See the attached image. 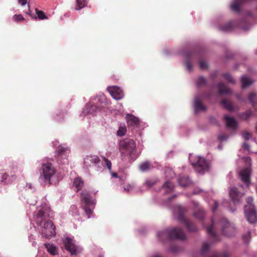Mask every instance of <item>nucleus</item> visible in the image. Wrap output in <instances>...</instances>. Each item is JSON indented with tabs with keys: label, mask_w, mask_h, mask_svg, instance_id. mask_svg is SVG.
<instances>
[{
	"label": "nucleus",
	"mask_w": 257,
	"mask_h": 257,
	"mask_svg": "<svg viewBox=\"0 0 257 257\" xmlns=\"http://www.w3.org/2000/svg\"><path fill=\"white\" fill-rule=\"evenodd\" d=\"M230 198L234 204L240 203L243 194L239 192L236 187L231 188L229 192Z\"/></svg>",
	"instance_id": "nucleus-12"
},
{
	"label": "nucleus",
	"mask_w": 257,
	"mask_h": 257,
	"mask_svg": "<svg viewBox=\"0 0 257 257\" xmlns=\"http://www.w3.org/2000/svg\"><path fill=\"white\" fill-rule=\"evenodd\" d=\"M57 152L59 156H62L69 153L70 151L69 149L66 148H63L61 146L58 147Z\"/></svg>",
	"instance_id": "nucleus-29"
},
{
	"label": "nucleus",
	"mask_w": 257,
	"mask_h": 257,
	"mask_svg": "<svg viewBox=\"0 0 257 257\" xmlns=\"http://www.w3.org/2000/svg\"><path fill=\"white\" fill-rule=\"evenodd\" d=\"M218 207V203L216 201H214V206L212 208L213 212H215Z\"/></svg>",
	"instance_id": "nucleus-47"
},
{
	"label": "nucleus",
	"mask_w": 257,
	"mask_h": 257,
	"mask_svg": "<svg viewBox=\"0 0 257 257\" xmlns=\"http://www.w3.org/2000/svg\"><path fill=\"white\" fill-rule=\"evenodd\" d=\"M193 193H194V194H197V193H198V192H196V191H195V190L194 189Z\"/></svg>",
	"instance_id": "nucleus-56"
},
{
	"label": "nucleus",
	"mask_w": 257,
	"mask_h": 257,
	"mask_svg": "<svg viewBox=\"0 0 257 257\" xmlns=\"http://www.w3.org/2000/svg\"><path fill=\"white\" fill-rule=\"evenodd\" d=\"M251 170L250 167L244 168L241 169L239 173V176L241 181L248 188L249 187L251 184Z\"/></svg>",
	"instance_id": "nucleus-10"
},
{
	"label": "nucleus",
	"mask_w": 257,
	"mask_h": 257,
	"mask_svg": "<svg viewBox=\"0 0 257 257\" xmlns=\"http://www.w3.org/2000/svg\"><path fill=\"white\" fill-rule=\"evenodd\" d=\"M174 185L170 181H166L162 186L163 188L166 189V192H170L173 190Z\"/></svg>",
	"instance_id": "nucleus-30"
},
{
	"label": "nucleus",
	"mask_w": 257,
	"mask_h": 257,
	"mask_svg": "<svg viewBox=\"0 0 257 257\" xmlns=\"http://www.w3.org/2000/svg\"><path fill=\"white\" fill-rule=\"evenodd\" d=\"M83 184V180L79 177L75 178L73 182V185L76 188L77 191L81 189Z\"/></svg>",
	"instance_id": "nucleus-20"
},
{
	"label": "nucleus",
	"mask_w": 257,
	"mask_h": 257,
	"mask_svg": "<svg viewBox=\"0 0 257 257\" xmlns=\"http://www.w3.org/2000/svg\"><path fill=\"white\" fill-rule=\"evenodd\" d=\"M241 83L243 88H246L252 83V81L248 77L243 76L241 79Z\"/></svg>",
	"instance_id": "nucleus-26"
},
{
	"label": "nucleus",
	"mask_w": 257,
	"mask_h": 257,
	"mask_svg": "<svg viewBox=\"0 0 257 257\" xmlns=\"http://www.w3.org/2000/svg\"><path fill=\"white\" fill-rule=\"evenodd\" d=\"M218 87V92L220 94H230L231 92V89L223 82L219 83Z\"/></svg>",
	"instance_id": "nucleus-18"
},
{
	"label": "nucleus",
	"mask_w": 257,
	"mask_h": 257,
	"mask_svg": "<svg viewBox=\"0 0 257 257\" xmlns=\"http://www.w3.org/2000/svg\"><path fill=\"white\" fill-rule=\"evenodd\" d=\"M245 216L247 221L252 224L257 222V209L255 206L250 204L248 207H245Z\"/></svg>",
	"instance_id": "nucleus-7"
},
{
	"label": "nucleus",
	"mask_w": 257,
	"mask_h": 257,
	"mask_svg": "<svg viewBox=\"0 0 257 257\" xmlns=\"http://www.w3.org/2000/svg\"><path fill=\"white\" fill-rule=\"evenodd\" d=\"M211 257H220V254L217 252H214Z\"/></svg>",
	"instance_id": "nucleus-51"
},
{
	"label": "nucleus",
	"mask_w": 257,
	"mask_h": 257,
	"mask_svg": "<svg viewBox=\"0 0 257 257\" xmlns=\"http://www.w3.org/2000/svg\"><path fill=\"white\" fill-rule=\"evenodd\" d=\"M164 235H167L170 239L184 240L186 239V235L182 230L179 227H175L167 229L165 231L159 232L158 236L162 239Z\"/></svg>",
	"instance_id": "nucleus-5"
},
{
	"label": "nucleus",
	"mask_w": 257,
	"mask_h": 257,
	"mask_svg": "<svg viewBox=\"0 0 257 257\" xmlns=\"http://www.w3.org/2000/svg\"><path fill=\"white\" fill-rule=\"evenodd\" d=\"M250 136V134L248 132H245L243 134V137L245 140H247L249 139Z\"/></svg>",
	"instance_id": "nucleus-45"
},
{
	"label": "nucleus",
	"mask_w": 257,
	"mask_h": 257,
	"mask_svg": "<svg viewBox=\"0 0 257 257\" xmlns=\"http://www.w3.org/2000/svg\"><path fill=\"white\" fill-rule=\"evenodd\" d=\"M246 114L247 115L246 117H248L250 115V112L249 111H248L246 113Z\"/></svg>",
	"instance_id": "nucleus-54"
},
{
	"label": "nucleus",
	"mask_w": 257,
	"mask_h": 257,
	"mask_svg": "<svg viewBox=\"0 0 257 257\" xmlns=\"http://www.w3.org/2000/svg\"><path fill=\"white\" fill-rule=\"evenodd\" d=\"M151 168V164L148 161L142 163L139 166V169L142 172L149 171Z\"/></svg>",
	"instance_id": "nucleus-27"
},
{
	"label": "nucleus",
	"mask_w": 257,
	"mask_h": 257,
	"mask_svg": "<svg viewBox=\"0 0 257 257\" xmlns=\"http://www.w3.org/2000/svg\"><path fill=\"white\" fill-rule=\"evenodd\" d=\"M81 199L82 201L86 205H92L94 204L90 193L86 190H83L81 192Z\"/></svg>",
	"instance_id": "nucleus-16"
},
{
	"label": "nucleus",
	"mask_w": 257,
	"mask_h": 257,
	"mask_svg": "<svg viewBox=\"0 0 257 257\" xmlns=\"http://www.w3.org/2000/svg\"><path fill=\"white\" fill-rule=\"evenodd\" d=\"M86 109L87 110V112L89 113H93L100 110V108L94 104L86 105Z\"/></svg>",
	"instance_id": "nucleus-24"
},
{
	"label": "nucleus",
	"mask_w": 257,
	"mask_h": 257,
	"mask_svg": "<svg viewBox=\"0 0 257 257\" xmlns=\"http://www.w3.org/2000/svg\"><path fill=\"white\" fill-rule=\"evenodd\" d=\"M224 119L226 121L227 127L233 128L236 127V123L235 120L233 118L225 115L224 116Z\"/></svg>",
	"instance_id": "nucleus-21"
},
{
	"label": "nucleus",
	"mask_w": 257,
	"mask_h": 257,
	"mask_svg": "<svg viewBox=\"0 0 257 257\" xmlns=\"http://www.w3.org/2000/svg\"><path fill=\"white\" fill-rule=\"evenodd\" d=\"M63 242L66 249L69 251L71 255L76 254V246L74 243L73 239L69 237H66L63 239Z\"/></svg>",
	"instance_id": "nucleus-11"
},
{
	"label": "nucleus",
	"mask_w": 257,
	"mask_h": 257,
	"mask_svg": "<svg viewBox=\"0 0 257 257\" xmlns=\"http://www.w3.org/2000/svg\"><path fill=\"white\" fill-rule=\"evenodd\" d=\"M46 247L48 251L52 255H56L57 254V249L56 246L51 244H45Z\"/></svg>",
	"instance_id": "nucleus-28"
},
{
	"label": "nucleus",
	"mask_w": 257,
	"mask_h": 257,
	"mask_svg": "<svg viewBox=\"0 0 257 257\" xmlns=\"http://www.w3.org/2000/svg\"><path fill=\"white\" fill-rule=\"evenodd\" d=\"M18 3L21 6H24L27 3V0H18Z\"/></svg>",
	"instance_id": "nucleus-48"
},
{
	"label": "nucleus",
	"mask_w": 257,
	"mask_h": 257,
	"mask_svg": "<svg viewBox=\"0 0 257 257\" xmlns=\"http://www.w3.org/2000/svg\"><path fill=\"white\" fill-rule=\"evenodd\" d=\"M13 19L16 22H19L24 20L25 18L22 15H15L13 17Z\"/></svg>",
	"instance_id": "nucleus-44"
},
{
	"label": "nucleus",
	"mask_w": 257,
	"mask_h": 257,
	"mask_svg": "<svg viewBox=\"0 0 257 257\" xmlns=\"http://www.w3.org/2000/svg\"><path fill=\"white\" fill-rule=\"evenodd\" d=\"M248 99L253 106L256 104L257 94L255 93H250L248 95Z\"/></svg>",
	"instance_id": "nucleus-32"
},
{
	"label": "nucleus",
	"mask_w": 257,
	"mask_h": 257,
	"mask_svg": "<svg viewBox=\"0 0 257 257\" xmlns=\"http://www.w3.org/2000/svg\"><path fill=\"white\" fill-rule=\"evenodd\" d=\"M211 246V244L208 242H204L202 245L201 249V254L202 255L205 254L209 250Z\"/></svg>",
	"instance_id": "nucleus-33"
},
{
	"label": "nucleus",
	"mask_w": 257,
	"mask_h": 257,
	"mask_svg": "<svg viewBox=\"0 0 257 257\" xmlns=\"http://www.w3.org/2000/svg\"><path fill=\"white\" fill-rule=\"evenodd\" d=\"M193 230H194V231H195V227L194 226Z\"/></svg>",
	"instance_id": "nucleus-59"
},
{
	"label": "nucleus",
	"mask_w": 257,
	"mask_h": 257,
	"mask_svg": "<svg viewBox=\"0 0 257 257\" xmlns=\"http://www.w3.org/2000/svg\"><path fill=\"white\" fill-rule=\"evenodd\" d=\"M222 228V233L226 236H231L234 234L235 229L231 226L227 220L222 218L218 222H216L214 218L211 220V224L206 227L208 234L212 238L214 241H219V236L215 233V230L218 227Z\"/></svg>",
	"instance_id": "nucleus-2"
},
{
	"label": "nucleus",
	"mask_w": 257,
	"mask_h": 257,
	"mask_svg": "<svg viewBox=\"0 0 257 257\" xmlns=\"http://www.w3.org/2000/svg\"><path fill=\"white\" fill-rule=\"evenodd\" d=\"M91 205H87L85 204V205L83 207V209L85 210V213L88 215V218L90 217V214L92 213V209L90 208V206Z\"/></svg>",
	"instance_id": "nucleus-39"
},
{
	"label": "nucleus",
	"mask_w": 257,
	"mask_h": 257,
	"mask_svg": "<svg viewBox=\"0 0 257 257\" xmlns=\"http://www.w3.org/2000/svg\"><path fill=\"white\" fill-rule=\"evenodd\" d=\"M126 132V127H119L117 131V134L119 136H123L125 135Z\"/></svg>",
	"instance_id": "nucleus-40"
},
{
	"label": "nucleus",
	"mask_w": 257,
	"mask_h": 257,
	"mask_svg": "<svg viewBox=\"0 0 257 257\" xmlns=\"http://www.w3.org/2000/svg\"><path fill=\"white\" fill-rule=\"evenodd\" d=\"M229 254L227 252H224L223 253L222 257H229Z\"/></svg>",
	"instance_id": "nucleus-52"
},
{
	"label": "nucleus",
	"mask_w": 257,
	"mask_h": 257,
	"mask_svg": "<svg viewBox=\"0 0 257 257\" xmlns=\"http://www.w3.org/2000/svg\"><path fill=\"white\" fill-rule=\"evenodd\" d=\"M210 167V162L204 158L198 157L196 163H194V169L200 174H204L208 171Z\"/></svg>",
	"instance_id": "nucleus-6"
},
{
	"label": "nucleus",
	"mask_w": 257,
	"mask_h": 257,
	"mask_svg": "<svg viewBox=\"0 0 257 257\" xmlns=\"http://www.w3.org/2000/svg\"><path fill=\"white\" fill-rule=\"evenodd\" d=\"M206 81L203 77H200L197 82V85L199 86H203L206 84Z\"/></svg>",
	"instance_id": "nucleus-41"
},
{
	"label": "nucleus",
	"mask_w": 257,
	"mask_h": 257,
	"mask_svg": "<svg viewBox=\"0 0 257 257\" xmlns=\"http://www.w3.org/2000/svg\"><path fill=\"white\" fill-rule=\"evenodd\" d=\"M87 5V0H76V5L75 9L76 10H80L85 7Z\"/></svg>",
	"instance_id": "nucleus-31"
},
{
	"label": "nucleus",
	"mask_w": 257,
	"mask_h": 257,
	"mask_svg": "<svg viewBox=\"0 0 257 257\" xmlns=\"http://www.w3.org/2000/svg\"><path fill=\"white\" fill-rule=\"evenodd\" d=\"M221 104L226 109L232 111L234 109V106L231 101L227 99H224L221 101Z\"/></svg>",
	"instance_id": "nucleus-23"
},
{
	"label": "nucleus",
	"mask_w": 257,
	"mask_h": 257,
	"mask_svg": "<svg viewBox=\"0 0 257 257\" xmlns=\"http://www.w3.org/2000/svg\"><path fill=\"white\" fill-rule=\"evenodd\" d=\"M234 26L231 22H229L226 24L220 26L219 29L223 32H230L233 30Z\"/></svg>",
	"instance_id": "nucleus-25"
},
{
	"label": "nucleus",
	"mask_w": 257,
	"mask_h": 257,
	"mask_svg": "<svg viewBox=\"0 0 257 257\" xmlns=\"http://www.w3.org/2000/svg\"><path fill=\"white\" fill-rule=\"evenodd\" d=\"M126 119L128 126H137L139 124V119L132 114H127Z\"/></svg>",
	"instance_id": "nucleus-17"
},
{
	"label": "nucleus",
	"mask_w": 257,
	"mask_h": 257,
	"mask_svg": "<svg viewBox=\"0 0 257 257\" xmlns=\"http://www.w3.org/2000/svg\"><path fill=\"white\" fill-rule=\"evenodd\" d=\"M102 158L104 161V165L105 166L109 171H110L111 170V163L110 161L104 157H102Z\"/></svg>",
	"instance_id": "nucleus-37"
},
{
	"label": "nucleus",
	"mask_w": 257,
	"mask_h": 257,
	"mask_svg": "<svg viewBox=\"0 0 257 257\" xmlns=\"http://www.w3.org/2000/svg\"><path fill=\"white\" fill-rule=\"evenodd\" d=\"M156 183V181L155 180L148 179L146 181L145 185L149 187H151L153 186Z\"/></svg>",
	"instance_id": "nucleus-43"
},
{
	"label": "nucleus",
	"mask_w": 257,
	"mask_h": 257,
	"mask_svg": "<svg viewBox=\"0 0 257 257\" xmlns=\"http://www.w3.org/2000/svg\"><path fill=\"white\" fill-rule=\"evenodd\" d=\"M178 181L179 185L184 187L188 186L190 182L188 177L185 176H180Z\"/></svg>",
	"instance_id": "nucleus-22"
},
{
	"label": "nucleus",
	"mask_w": 257,
	"mask_h": 257,
	"mask_svg": "<svg viewBox=\"0 0 257 257\" xmlns=\"http://www.w3.org/2000/svg\"><path fill=\"white\" fill-rule=\"evenodd\" d=\"M100 162V159L97 156H88L84 159V164L86 167H90L92 164L97 165Z\"/></svg>",
	"instance_id": "nucleus-15"
},
{
	"label": "nucleus",
	"mask_w": 257,
	"mask_h": 257,
	"mask_svg": "<svg viewBox=\"0 0 257 257\" xmlns=\"http://www.w3.org/2000/svg\"><path fill=\"white\" fill-rule=\"evenodd\" d=\"M222 75L229 83L235 84V80L229 73H224Z\"/></svg>",
	"instance_id": "nucleus-36"
},
{
	"label": "nucleus",
	"mask_w": 257,
	"mask_h": 257,
	"mask_svg": "<svg viewBox=\"0 0 257 257\" xmlns=\"http://www.w3.org/2000/svg\"><path fill=\"white\" fill-rule=\"evenodd\" d=\"M16 178L17 176L15 174L9 176L4 170L0 171V182L5 185L11 184Z\"/></svg>",
	"instance_id": "nucleus-13"
},
{
	"label": "nucleus",
	"mask_w": 257,
	"mask_h": 257,
	"mask_svg": "<svg viewBox=\"0 0 257 257\" xmlns=\"http://www.w3.org/2000/svg\"><path fill=\"white\" fill-rule=\"evenodd\" d=\"M194 106L195 112H198L200 111H204L206 109V107L202 103L198 98H196L194 101Z\"/></svg>",
	"instance_id": "nucleus-19"
},
{
	"label": "nucleus",
	"mask_w": 257,
	"mask_h": 257,
	"mask_svg": "<svg viewBox=\"0 0 257 257\" xmlns=\"http://www.w3.org/2000/svg\"><path fill=\"white\" fill-rule=\"evenodd\" d=\"M179 250V247L176 245H171L169 247V251L174 253L178 252Z\"/></svg>",
	"instance_id": "nucleus-38"
},
{
	"label": "nucleus",
	"mask_w": 257,
	"mask_h": 257,
	"mask_svg": "<svg viewBox=\"0 0 257 257\" xmlns=\"http://www.w3.org/2000/svg\"><path fill=\"white\" fill-rule=\"evenodd\" d=\"M56 170L50 163L42 164L40 173V179L44 180V182L51 184V179L56 173Z\"/></svg>",
	"instance_id": "nucleus-4"
},
{
	"label": "nucleus",
	"mask_w": 257,
	"mask_h": 257,
	"mask_svg": "<svg viewBox=\"0 0 257 257\" xmlns=\"http://www.w3.org/2000/svg\"><path fill=\"white\" fill-rule=\"evenodd\" d=\"M183 55L185 57L184 62L186 68L188 71H190L192 66V49L191 45H186L184 47Z\"/></svg>",
	"instance_id": "nucleus-9"
},
{
	"label": "nucleus",
	"mask_w": 257,
	"mask_h": 257,
	"mask_svg": "<svg viewBox=\"0 0 257 257\" xmlns=\"http://www.w3.org/2000/svg\"><path fill=\"white\" fill-rule=\"evenodd\" d=\"M193 204H194V208H195V207L198 206V204L195 203V202H194Z\"/></svg>",
	"instance_id": "nucleus-55"
},
{
	"label": "nucleus",
	"mask_w": 257,
	"mask_h": 257,
	"mask_svg": "<svg viewBox=\"0 0 257 257\" xmlns=\"http://www.w3.org/2000/svg\"><path fill=\"white\" fill-rule=\"evenodd\" d=\"M170 173H171L172 174H173V172L171 170H168Z\"/></svg>",
	"instance_id": "nucleus-57"
},
{
	"label": "nucleus",
	"mask_w": 257,
	"mask_h": 257,
	"mask_svg": "<svg viewBox=\"0 0 257 257\" xmlns=\"http://www.w3.org/2000/svg\"><path fill=\"white\" fill-rule=\"evenodd\" d=\"M36 13L38 16V18L40 20L47 19L48 17L45 15V13L42 11L39 10L38 9H35Z\"/></svg>",
	"instance_id": "nucleus-35"
},
{
	"label": "nucleus",
	"mask_w": 257,
	"mask_h": 257,
	"mask_svg": "<svg viewBox=\"0 0 257 257\" xmlns=\"http://www.w3.org/2000/svg\"><path fill=\"white\" fill-rule=\"evenodd\" d=\"M51 212L50 208L45 204L38 207L34 214L35 222L37 225L42 227V234L46 238L51 237L56 234L55 225L48 219Z\"/></svg>",
	"instance_id": "nucleus-1"
},
{
	"label": "nucleus",
	"mask_w": 257,
	"mask_h": 257,
	"mask_svg": "<svg viewBox=\"0 0 257 257\" xmlns=\"http://www.w3.org/2000/svg\"><path fill=\"white\" fill-rule=\"evenodd\" d=\"M112 175L113 177H115V178H117V177H118L117 174L115 173H112Z\"/></svg>",
	"instance_id": "nucleus-53"
},
{
	"label": "nucleus",
	"mask_w": 257,
	"mask_h": 257,
	"mask_svg": "<svg viewBox=\"0 0 257 257\" xmlns=\"http://www.w3.org/2000/svg\"><path fill=\"white\" fill-rule=\"evenodd\" d=\"M227 137L226 135H221L218 136V139L219 140L222 141L224 140H226L227 139Z\"/></svg>",
	"instance_id": "nucleus-46"
},
{
	"label": "nucleus",
	"mask_w": 257,
	"mask_h": 257,
	"mask_svg": "<svg viewBox=\"0 0 257 257\" xmlns=\"http://www.w3.org/2000/svg\"><path fill=\"white\" fill-rule=\"evenodd\" d=\"M243 148L245 149V150H248L249 148V146L248 144H247V143H243Z\"/></svg>",
	"instance_id": "nucleus-50"
},
{
	"label": "nucleus",
	"mask_w": 257,
	"mask_h": 257,
	"mask_svg": "<svg viewBox=\"0 0 257 257\" xmlns=\"http://www.w3.org/2000/svg\"><path fill=\"white\" fill-rule=\"evenodd\" d=\"M99 257H103V256L102 255H99Z\"/></svg>",
	"instance_id": "nucleus-58"
},
{
	"label": "nucleus",
	"mask_w": 257,
	"mask_h": 257,
	"mask_svg": "<svg viewBox=\"0 0 257 257\" xmlns=\"http://www.w3.org/2000/svg\"><path fill=\"white\" fill-rule=\"evenodd\" d=\"M136 143L131 139H125L119 143V150L121 153V157L126 156L133 159L136 158Z\"/></svg>",
	"instance_id": "nucleus-3"
},
{
	"label": "nucleus",
	"mask_w": 257,
	"mask_h": 257,
	"mask_svg": "<svg viewBox=\"0 0 257 257\" xmlns=\"http://www.w3.org/2000/svg\"><path fill=\"white\" fill-rule=\"evenodd\" d=\"M28 7H29V12L27 13L28 15L30 16L33 19H36L37 17L36 16L33 17L31 15V11L30 10V6L29 4H28Z\"/></svg>",
	"instance_id": "nucleus-49"
},
{
	"label": "nucleus",
	"mask_w": 257,
	"mask_h": 257,
	"mask_svg": "<svg viewBox=\"0 0 257 257\" xmlns=\"http://www.w3.org/2000/svg\"><path fill=\"white\" fill-rule=\"evenodd\" d=\"M200 68L202 70L207 69L208 68V64L204 61L201 60L199 62Z\"/></svg>",
	"instance_id": "nucleus-42"
},
{
	"label": "nucleus",
	"mask_w": 257,
	"mask_h": 257,
	"mask_svg": "<svg viewBox=\"0 0 257 257\" xmlns=\"http://www.w3.org/2000/svg\"><path fill=\"white\" fill-rule=\"evenodd\" d=\"M197 217L200 220L204 219L205 217V212L202 209H199L197 213L194 212V217Z\"/></svg>",
	"instance_id": "nucleus-34"
},
{
	"label": "nucleus",
	"mask_w": 257,
	"mask_h": 257,
	"mask_svg": "<svg viewBox=\"0 0 257 257\" xmlns=\"http://www.w3.org/2000/svg\"><path fill=\"white\" fill-rule=\"evenodd\" d=\"M177 212L178 220L181 223L184 224L189 231H191L193 230V226L191 223L185 217L186 209L183 207L179 206L177 207Z\"/></svg>",
	"instance_id": "nucleus-8"
},
{
	"label": "nucleus",
	"mask_w": 257,
	"mask_h": 257,
	"mask_svg": "<svg viewBox=\"0 0 257 257\" xmlns=\"http://www.w3.org/2000/svg\"><path fill=\"white\" fill-rule=\"evenodd\" d=\"M108 90L111 96L116 100L121 99L124 96L122 89L117 86L109 87Z\"/></svg>",
	"instance_id": "nucleus-14"
}]
</instances>
